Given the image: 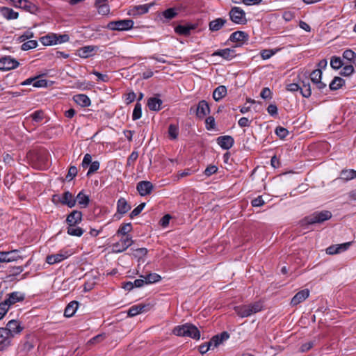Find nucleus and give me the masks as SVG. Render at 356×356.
Wrapping results in <instances>:
<instances>
[{
	"label": "nucleus",
	"mask_w": 356,
	"mask_h": 356,
	"mask_svg": "<svg viewBox=\"0 0 356 356\" xmlns=\"http://www.w3.org/2000/svg\"><path fill=\"white\" fill-rule=\"evenodd\" d=\"M209 113L210 107L209 103L206 100L200 101L195 109V115L197 118L202 120Z\"/></svg>",
	"instance_id": "9d476101"
},
{
	"label": "nucleus",
	"mask_w": 356,
	"mask_h": 356,
	"mask_svg": "<svg viewBox=\"0 0 356 356\" xmlns=\"http://www.w3.org/2000/svg\"><path fill=\"white\" fill-rule=\"evenodd\" d=\"M343 58L348 60L351 63L354 64V61L356 60V53L351 49H346L343 52Z\"/></svg>",
	"instance_id": "79ce46f5"
},
{
	"label": "nucleus",
	"mask_w": 356,
	"mask_h": 356,
	"mask_svg": "<svg viewBox=\"0 0 356 356\" xmlns=\"http://www.w3.org/2000/svg\"><path fill=\"white\" fill-rule=\"evenodd\" d=\"M131 209V206L128 204L127 201L120 197L117 202V211L120 214H125Z\"/></svg>",
	"instance_id": "a878e982"
},
{
	"label": "nucleus",
	"mask_w": 356,
	"mask_h": 356,
	"mask_svg": "<svg viewBox=\"0 0 356 356\" xmlns=\"http://www.w3.org/2000/svg\"><path fill=\"white\" fill-rule=\"evenodd\" d=\"M206 129L209 131L216 128L215 118L213 116H209L205 120Z\"/></svg>",
	"instance_id": "603ef678"
},
{
	"label": "nucleus",
	"mask_w": 356,
	"mask_h": 356,
	"mask_svg": "<svg viewBox=\"0 0 356 356\" xmlns=\"http://www.w3.org/2000/svg\"><path fill=\"white\" fill-rule=\"evenodd\" d=\"M172 334L178 337H187L194 339L200 338V332L197 327L191 323L177 325L172 330Z\"/></svg>",
	"instance_id": "f03ea898"
},
{
	"label": "nucleus",
	"mask_w": 356,
	"mask_h": 356,
	"mask_svg": "<svg viewBox=\"0 0 356 356\" xmlns=\"http://www.w3.org/2000/svg\"><path fill=\"white\" fill-rule=\"evenodd\" d=\"M265 204V202L264 200H263V197L261 195H259L258 197H257L256 198H254L252 201H251V204L252 207H261L263 206L264 204Z\"/></svg>",
	"instance_id": "69168bd1"
},
{
	"label": "nucleus",
	"mask_w": 356,
	"mask_h": 356,
	"mask_svg": "<svg viewBox=\"0 0 356 356\" xmlns=\"http://www.w3.org/2000/svg\"><path fill=\"white\" fill-rule=\"evenodd\" d=\"M52 202L58 206L67 205V191H64L62 195L55 194L52 196Z\"/></svg>",
	"instance_id": "7c9ffc66"
},
{
	"label": "nucleus",
	"mask_w": 356,
	"mask_h": 356,
	"mask_svg": "<svg viewBox=\"0 0 356 356\" xmlns=\"http://www.w3.org/2000/svg\"><path fill=\"white\" fill-rule=\"evenodd\" d=\"M85 230L76 225H68V234L74 236H81L84 233Z\"/></svg>",
	"instance_id": "72a5a7b5"
},
{
	"label": "nucleus",
	"mask_w": 356,
	"mask_h": 356,
	"mask_svg": "<svg viewBox=\"0 0 356 356\" xmlns=\"http://www.w3.org/2000/svg\"><path fill=\"white\" fill-rule=\"evenodd\" d=\"M82 220V213L80 211L74 210L68 214V225H76Z\"/></svg>",
	"instance_id": "c85d7f7f"
},
{
	"label": "nucleus",
	"mask_w": 356,
	"mask_h": 356,
	"mask_svg": "<svg viewBox=\"0 0 356 356\" xmlns=\"http://www.w3.org/2000/svg\"><path fill=\"white\" fill-rule=\"evenodd\" d=\"M65 258H67L65 253H58L47 256L46 261L49 264L52 265L63 261Z\"/></svg>",
	"instance_id": "2f4dec72"
},
{
	"label": "nucleus",
	"mask_w": 356,
	"mask_h": 356,
	"mask_svg": "<svg viewBox=\"0 0 356 356\" xmlns=\"http://www.w3.org/2000/svg\"><path fill=\"white\" fill-rule=\"evenodd\" d=\"M9 306L7 305L6 302H2L0 303V320H1L7 312L8 311Z\"/></svg>",
	"instance_id": "774afa93"
},
{
	"label": "nucleus",
	"mask_w": 356,
	"mask_h": 356,
	"mask_svg": "<svg viewBox=\"0 0 356 356\" xmlns=\"http://www.w3.org/2000/svg\"><path fill=\"white\" fill-rule=\"evenodd\" d=\"M24 298V294L19 291H15L8 294V298L4 300V302H6L7 305L10 307L16 302L23 301Z\"/></svg>",
	"instance_id": "dca6fc26"
},
{
	"label": "nucleus",
	"mask_w": 356,
	"mask_h": 356,
	"mask_svg": "<svg viewBox=\"0 0 356 356\" xmlns=\"http://www.w3.org/2000/svg\"><path fill=\"white\" fill-rule=\"evenodd\" d=\"M40 41L45 46L60 44L67 41V35H47L42 36Z\"/></svg>",
	"instance_id": "0eeeda50"
},
{
	"label": "nucleus",
	"mask_w": 356,
	"mask_h": 356,
	"mask_svg": "<svg viewBox=\"0 0 356 356\" xmlns=\"http://www.w3.org/2000/svg\"><path fill=\"white\" fill-rule=\"evenodd\" d=\"M163 101L158 97H151L148 98L147 106L150 111H159L161 109Z\"/></svg>",
	"instance_id": "f3484780"
},
{
	"label": "nucleus",
	"mask_w": 356,
	"mask_h": 356,
	"mask_svg": "<svg viewBox=\"0 0 356 356\" xmlns=\"http://www.w3.org/2000/svg\"><path fill=\"white\" fill-rule=\"evenodd\" d=\"M120 243L122 244V250H126L134 243V241L132 240L131 236L127 235L124 238H122L120 239Z\"/></svg>",
	"instance_id": "c03bdc74"
},
{
	"label": "nucleus",
	"mask_w": 356,
	"mask_h": 356,
	"mask_svg": "<svg viewBox=\"0 0 356 356\" xmlns=\"http://www.w3.org/2000/svg\"><path fill=\"white\" fill-rule=\"evenodd\" d=\"M13 337L10 332L7 330V327H0V338L11 339Z\"/></svg>",
	"instance_id": "338daca9"
},
{
	"label": "nucleus",
	"mask_w": 356,
	"mask_h": 356,
	"mask_svg": "<svg viewBox=\"0 0 356 356\" xmlns=\"http://www.w3.org/2000/svg\"><path fill=\"white\" fill-rule=\"evenodd\" d=\"M142 116V106L141 104L139 102H137L135 104L133 113H132V120H137L140 119Z\"/></svg>",
	"instance_id": "37998d69"
},
{
	"label": "nucleus",
	"mask_w": 356,
	"mask_h": 356,
	"mask_svg": "<svg viewBox=\"0 0 356 356\" xmlns=\"http://www.w3.org/2000/svg\"><path fill=\"white\" fill-rule=\"evenodd\" d=\"M218 171V167L214 165H210L207 167V168L204 171V175L207 177H210L212 175L215 174Z\"/></svg>",
	"instance_id": "680f3d73"
},
{
	"label": "nucleus",
	"mask_w": 356,
	"mask_h": 356,
	"mask_svg": "<svg viewBox=\"0 0 356 356\" xmlns=\"http://www.w3.org/2000/svg\"><path fill=\"white\" fill-rule=\"evenodd\" d=\"M262 309V303L260 302H256L250 305L236 306L234 307V311L238 316L245 318L261 311Z\"/></svg>",
	"instance_id": "20e7f679"
},
{
	"label": "nucleus",
	"mask_w": 356,
	"mask_h": 356,
	"mask_svg": "<svg viewBox=\"0 0 356 356\" xmlns=\"http://www.w3.org/2000/svg\"><path fill=\"white\" fill-rule=\"evenodd\" d=\"M150 4H143L134 6L129 11V14L133 15H140L145 14L150 8Z\"/></svg>",
	"instance_id": "393cba45"
},
{
	"label": "nucleus",
	"mask_w": 356,
	"mask_h": 356,
	"mask_svg": "<svg viewBox=\"0 0 356 356\" xmlns=\"http://www.w3.org/2000/svg\"><path fill=\"white\" fill-rule=\"evenodd\" d=\"M275 133L280 139H284L288 136L289 131L286 128L279 126L276 127Z\"/></svg>",
	"instance_id": "8fccbe9b"
},
{
	"label": "nucleus",
	"mask_w": 356,
	"mask_h": 356,
	"mask_svg": "<svg viewBox=\"0 0 356 356\" xmlns=\"http://www.w3.org/2000/svg\"><path fill=\"white\" fill-rule=\"evenodd\" d=\"M145 203L143 202V203H141L138 206H137L130 213V218H134V217L138 216L141 211H143V209L145 208Z\"/></svg>",
	"instance_id": "4d7b16f0"
},
{
	"label": "nucleus",
	"mask_w": 356,
	"mask_h": 356,
	"mask_svg": "<svg viewBox=\"0 0 356 356\" xmlns=\"http://www.w3.org/2000/svg\"><path fill=\"white\" fill-rule=\"evenodd\" d=\"M193 28L189 26L178 25L175 27V32L179 35H188Z\"/></svg>",
	"instance_id": "ea45409f"
},
{
	"label": "nucleus",
	"mask_w": 356,
	"mask_h": 356,
	"mask_svg": "<svg viewBox=\"0 0 356 356\" xmlns=\"http://www.w3.org/2000/svg\"><path fill=\"white\" fill-rule=\"evenodd\" d=\"M332 218V213L329 211H316L310 216L305 217L300 221L302 226L321 223Z\"/></svg>",
	"instance_id": "7ed1b4c3"
},
{
	"label": "nucleus",
	"mask_w": 356,
	"mask_h": 356,
	"mask_svg": "<svg viewBox=\"0 0 356 356\" xmlns=\"http://www.w3.org/2000/svg\"><path fill=\"white\" fill-rule=\"evenodd\" d=\"M124 102L126 104H129L134 102L136 98V95L134 91H131L124 95Z\"/></svg>",
	"instance_id": "13d9d810"
},
{
	"label": "nucleus",
	"mask_w": 356,
	"mask_h": 356,
	"mask_svg": "<svg viewBox=\"0 0 356 356\" xmlns=\"http://www.w3.org/2000/svg\"><path fill=\"white\" fill-rule=\"evenodd\" d=\"M177 15V13L176 11V9L174 8H170L166 9L162 13V15L166 18L167 19H173L176 15Z\"/></svg>",
	"instance_id": "49530a36"
},
{
	"label": "nucleus",
	"mask_w": 356,
	"mask_h": 356,
	"mask_svg": "<svg viewBox=\"0 0 356 356\" xmlns=\"http://www.w3.org/2000/svg\"><path fill=\"white\" fill-rule=\"evenodd\" d=\"M299 85L300 86V92L301 95L305 98L310 97L312 95V88L309 79L301 81Z\"/></svg>",
	"instance_id": "412c9836"
},
{
	"label": "nucleus",
	"mask_w": 356,
	"mask_h": 356,
	"mask_svg": "<svg viewBox=\"0 0 356 356\" xmlns=\"http://www.w3.org/2000/svg\"><path fill=\"white\" fill-rule=\"evenodd\" d=\"M230 20L236 24H246L248 20L245 11L240 7H232L229 13Z\"/></svg>",
	"instance_id": "39448f33"
},
{
	"label": "nucleus",
	"mask_w": 356,
	"mask_h": 356,
	"mask_svg": "<svg viewBox=\"0 0 356 356\" xmlns=\"http://www.w3.org/2000/svg\"><path fill=\"white\" fill-rule=\"evenodd\" d=\"M211 56H220L226 60H231L236 57V54L234 48H226L214 51Z\"/></svg>",
	"instance_id": "f8f14e48"
},
{
	"label": "nucleus",
	"mask_w": 356,
	"mask_h": 356,
	"mask_svg": "<svg viewBox=\"0 0 356 356\" xmlns=\"http://www.w3.org/2000/svg\"><path fill=\"white\" fill-rule=\"evenodd\" d=\"M134 21L131 19H121L111 21L107 24V28L113 31H128L133 28Z\"/></svg>",
	"instance_id": "423d86ee"
},
{
	"label": "nucleus",
	"mask_w": 356,
	"mask_h": 356,
	"mask_svg": "<svg viewBox=\"0 0 356 356\" xmlns=\"http://www.w3.org/2000/svg\"><path fill=\"white\" fill-rule=\"evenodd\" d=\"M226 24L227 20L224 18H217L211 21L209 24V29L211 31H218L220 30Z\"/></svg>",
	"instance_id": "aec40b11"
},
{
	"label": "nucleus",
	"mask_w": 356,
	"mask_h": 356,
	"mask_svg": "<svg viewBox=\"0 0 356 356\" xmlns=\"http://www.w3.org/2000/svg\"><path fill=\"white\" fill-rule=\"evenodd\" d=\"M168 136L170 139L176 140L179 135V127L177 124H170L168 130Z\"/></svg>",
	"instance_id": "4c0bfd02"
},
{
	"label": "nucleus",
	"mask_w": 356,
	"mask_h": 356,
	"mask_svg": "<svg viewBox=\"0 0 356 356\" xmlns=\"http://www.w3.org/2000/svg\"><path fill=\"white\" fill-rule=\"evenodd\" d=\"M218 145L223 149H229L234 143V138L230 136H219L216 139Z\"/></svg>",
	"instance_id": "2eb2a0df"
},
{
	"label": "nucleus",
	"mask_w": 356,
	"mask_h": 356,
	"mask_svg": "<svg viewBox=\"0 0 356 356\" xmlns=\"http://www.w3.org/2000/svg\"><path fill=\"white\" fill-rule=\"evenodd\" d=\"M33 5L27 0H20L17 8H22L26 10H31Z\"/></svg>",
	"instance_id": "052dcab7"
},
{
	"label": "nucleus",
	"mask_w": 356,
	"mask_h": 356,
	"mask_svg": "<svg viewBox=\"0 0 356 356\" xmlns=\"http://www.w3.org/2000/svg\"><path fill=\"white\" fill-rule=\"evenodd\" d=\"M277 51H274L273 49H264L261 51V57L264 60H267L271 58Z\"/></svg>",
	"instance_id": "bf43d9fd"
},
{
	"label": "nucleus",
	"mask_w": 356,
	"mask_h": 356,
	"mask_svg": "<svg viewBox=\"0 0 356 356\" xmlns=\"http://www.w3.org/2000/svg\"><path fill=\"white\" fill-rule=\"evenodd\" d=\"M355 70L353 65H344L340 72V74L343 76H348L353 74Z\"/></svg>",
	"instance_id": "3c124183"
},
{
	"label": "nucleus",
	"mask_w": 356,
	"mask_h": 356,
	"mask_svg": "<svg viewBox=\"0 0 356 356\" xmlns=\"http://www.w3.org/2000/svg\"><path fill=\"white\" fill-rule=\"evenodd\" d=\"M1 15L8 20L16 19L19 17V13L8 7H1L0 8Z\"/></svg>",
	"instance_id": "4be33fe9"
},
{
	"label": "nucleus",
	"mask_w": 356,
	"mask_h": 356,
	"mask_svg": "<svg viewBox=\"0 0 356 356\" xmlns=\"http://www.w3.org/2000/svg\"><path fill=\"white\" fill-rule=\"evenodd\" d=\"M322 71L321 69H316L313 70L310 74L311 81L314 83L321 81L322 79Z\"/></svg>",
	"instance_id": "a19ab883"
},
{
	"label": "nucleus",
	"mask_w": 356,
	"mask_h": 356,
	"mask_svg": "<svg viewBox=\"0 0 356 356\" xmlns=\"http://www.w3.org/2000/svg\"><path fill=\"white\" fill-rule=\"evenodd\" d=\"M97 49V47L85 46L77 50L76 54L81 58H86L92 55V51Z\"/></svg>",
	"instance_id": "cd10ccee"
},
{
	"label": "nucleus",
	"mask_w": 356,
	"mask_h": 356,
	"mask_svg": "<svg viewBox=\"0 0 356 356\" xmlns=\"http://www.w3.org/2000/svg\"><path fill=\"white\" fill-rule=\"evenodd\" d=\"M138 157V153L137 152H132L131 154L129 156L127 161V166H132L134 162Z\"/></svg>",
	"instance_id": "0e129e2a"
},
{
	"label": "nucleus",
	"mask_w": 356,
	"mask_h": 356,
	"mask_svg": "<svg viewBox=\"0 0 356 356\" xmlns=\"http://www.w3.org/2000/svg\"><path fill=\"white\" fill-rule=\"evenodd\" d=\"M22 259L21 256L18 254L17 250H13L8 252H0V261L2 263L13 262Z\"/></svg>",
	"instance_id": "9b49d317"
},
{
	"label": "nucleus",
	"mask_w": 356,
	"mask_h": 356,
	"mask_svg": "<svg viewBox=\"0 0 356 356\" xmlns=\"http://www.w3.org/2000/svg\"><path fill=\"white\" fill-rule=\"evenodd\" d=\"M6 327L13 337L15 335L19 334L23 330L20 323L16 320H10L8 321Z\"/></svg>",
	"instance_id": "6ab92c4d"
},
{
	"label": "nucleus",
	"mask_w": 356,
	"mask_h": 356,
	"mask_svg": "<svg viewBox=\"0 0 356 356\" xmlns=\"http://www.w3.org/2000/svg\"><path fill=\"white\" fill-rule=\"evenodd\" d=\"M19 62L11 56H5L0 59V70H10L18 67Z\"/></svg>",
	"instance_id": "6e6552de"
},
{
	"label": "nucleus",
	"mask_w": 356,
	"mask_h": 356,
	"mask_svg": "<svg viewBox=\"0 0 356 356\" xmlns=\"http://www.w3.org/2000/svg\"><path fill=\"white\" fill-rule=\"evenodd\" d=\"M145 281V284H154L159 282L161 280V277L157 273H149L146 276H140Z\"/></svg>",
	"instance_id": "f704fd0d"
},
{
	"label": "nucleus",
	"mask_w": 356,
	"mask_h": 356,
	"mask_svg": "<svg viewBox=\"0 0 356 356\" xmlns=\"http://www.w3.org/2000/svg\"><path fill=\"white\" fill-rule=\"evenodd\" d=\"M131 230H132V225L130 222L124 223L120 226V227L117 232V234L127 236V235H128V233H129Z\"/></svg>",
	"instance_id": "58836bf2"
},
{
	"label": "nucleus",
	"mask_w": 356,
	"mask_h": 356,
	"mask_svg": "<svg viewBox=\"0 0 356 356\" xmlns=\"http://www.w3.org/2000/svg\"><path fill=\"white\" fill-rule=\"evenodd\" d=\"M345 85V80L339 76H335L329 84L330 90H337Z\"/></svg>",
	"instance_id": "473e14b6"
},
{
	"label": "nucleus",
	"mask_w": 356,
	"mask_h": 356,
	"mask_svg": "<svg viewBox=\"0 0 356 356\" xmlns=\"http://www.w3.org/2000/svg\"><path fill=\"white\" fill-rule=\"evenodd\" d=\"M154 186L149 181H141L137 184L136 189L141 196L149 195L153 191Z\"/></svg>",
	"instance_id": "ddd939ff"
},
{
	"label": "nucleus",
	"mask_w": 356,
	"mask_h": 356,
	"mask_svg": "<svg viewBox=\"0 0 356 356\" xmlns=\"http://www.w3.org/2000/svg\"><path fill=\"white\" fill-rule=\"evenodd\" d=\"M343 65V62L341 58L333 56L330 59V66L334 70H339Z\"/></svg>",
	"instance_id": "e433bc0d"
},
{
	"label": "nucleus",
	"mask_w": 356,
	"mask_h": 356,
	"mask_svg": "<svg viewBox=\"0 0 356 356\" xmlns=\"http://www.w3.org/2000/svg\"><path fill=\"white\" fill-rule=\"evenodd\" d=\"M32 120L35 122L39 123L42 121L44 118V113L41 110H38L30 115Z\"/></svg>",
	"instance_id": "a18cd8bd"
},
{
	"label": "nucleus",
	"mask_w": 356,
	"mask_h": 356,
	"mask_svg": "<svg viewBox=\"0 0 356 356\" xmlns=\"http://www.w3.org/2000/svg\"><path fill=\"white\" fill-rule=\"evenodd\" d=\"M341 178L346 181L356 178V170L352 169L343 170L341 172Z\"/></svg>",
	"instance_id": "c9c22d12"
},
{
	"label": "nucleus",
	"mask_w": 356,
	"mask_h": 356,
	"mask_svg": "<svg viewBox=\"0 0 356 356\" xmlns=\"http://www.w3.org/2000/svg\"><path fill=\"white\" fill-rule=\"evenodd\" d=\"M98 13L101 15H105L109 13L110 9L107 4L105 3L96 5Z\"/></svg>",
	"instance_id": "5fc2aeb1"
},
{
	"label": "nucleus",
	"mask_w": 356,
	"mask_h": 356,
	"mask_svg": "<svg viewBox=\"0 0 356 356\" xmlns=\"http://www.w3.org/2000/svg\"><path fill=\"white\" fill-rule=\"evenodd\" d=\"M47 86V81L43 79H38V77H34V81L33 86L35 88H42L46 87Z\"/></svg>",
	"instance_id": "e2e57ef3"
},
{
	"label": "nucleus",
	"mask_w": 356,
	"mask_h": 356,
	"mask_svg": "<svg viewBox=\"0 0 356 356\" xmlns=\"http://www.w3.org/2000/svg\"><path fill=\"white\" fill-rule=\"evenodd\" d=\"M310 294V291L308 289H302L300 291H298L291 299V305L294 307L300 303L304 302Z\"/></svg>",
	"instance_id": "4468645a"
},
{
	"label": "nucleus",
	"mask_w": 356,
	"mask_h": 356,
	"mask_svg": "<svg viewBox=\"0 0 356 356\" xmlns=\"http://www.w3.org/2000/svg\"><path fill=\"white\" fill-rule=\"evenodd\" d=\"M151 307L152 305L150 304L140 303L133 305L129 309L127 312L128 316L134 317L143 312H148L150 310Z\"/></svg>",
	"instance_id": "1a4fd4ad"
},
{
	"label": "nucleus",
	"mask_w": 356,
	"mask_h": 356,
	"mask_svg": "<svg viewBox=\"0 0 356 356\" xmlns=\"http://www.w3.org/2000/svg\"><path fill=\"white\" fill-rule=\"evenodd\" d=\"M76 202L81 208H86L90 202L89 196L80 191L76 197Z\"/></svg>",
	"instance_id": "c756f323"
},
{
	"label": "nucleus",
	"mask_w": 356,
	"mask_h": 356,
	"mask_svg": "<svg viewBox=\"0 0 356 356\" xmlns=\"http://www.w3.org/2000/svg\"><path fill=\"white\" fill-rule=\"evenodd\" d=\"M73 100L75 103L81 106V107H88L90 105V98L84 94L76 95L73 97Z\"/></svg>",
	"instance_id": "5701e85b"
},
{
	"label": "nucleus",
	"mask_w": 356,
	"mask_h": 356,
	"mask_svg": "<svg viewBox=\"0 0 356 356\" xmlns=\"http://www.w3.org/2000/svg\"><path fill=\"white\" fill-rule=\"evenodd\" d=\"M350 244H351V243L348 242V243H344L339 244V245H331L326 249V252L328 254H334L341 253V252L346 250L347 249H348Z\"/></svg>",
	"instance_id": "a211bd4d"
},
{
	"label": "nucleus",
	"mask_w": 356,
	"mask_h": 356,
	"mask_svg": "<svg viewBox=\"0 0 356 356\" xmlns=\"http://www.w3.org/2000/svg\"><path fill=\"white\" fill-rule=\"evenodd\" d=\"M38 46V42L36 40H29L27 42H24L22 44L21 49L23 51H27L29 49H34L37 47Z\"/></svg>",
	"instance_id": "de8ad7c7"
},
{
	"label": "nucleus",
	"mask_w": 356,
	"mask_h": 356,
	"mask_svg": "<svg viewBox=\"0 0 356 356\" xmlns=\"http://www.w3.org/2000/svg\"><path fill=\"white\" fill-rule=\"evenodd\" d=\"M227 92V90L225 86H219L213 90V98L216 102H218L226 96Z\"/></svg>",
	"instance_id": "bb28decb"
},
{
	"label": "nucleus",
	"mask_w": 356,
	"mask_h": 356,
	"mask_svg": "<svg viewBox=\"0 0 356 356\" xmlns=\"http://www.w3.org/2000/svg\"><path fill=\"white\" fill-rule=\"evenodd\" d=\"M248 35L242 31H237L234 33H232L229 40L232 42H244L248 40Z\"/></svg>",
	"instance_id": "b1692460"
},
{
	"label": "nucleus",
	"mask_w": 356,
	"mask_h": 356,
	"mask_svg": "<svg viewBox=\"0 0 356 356\" xmlns=\"http://www.w3.org/2000/svg\"><path fill=\"white\" fill-rule=\"evenodd\" d=\"M27 159L30 165L35 169L46 170L50 165L49 153L46 149L29 152L27 154Z\"/></svg>",
	"instance_id": "f257e3e1"
},
{
	"label": "nucleus",
	"mask_w": 356,
	"mask_h": 356,
	"mask_svg": "<svg viewBox=\"0 0 356 356\" xmlns=\"http://www.w3.org/2000/svg\"><path fill=\"white\" fill-rule=\"evenodd\" d=\"M99 166H100V163L99 161H92L90 164V168L87 172V176H90V175H92L94 172H95L96 171H97L99 168Z\"/></svg>",
	"instance_id": "6e6d98bb"
},
{
	"label": "nucleus",
	"mask_w": 356,
	"mask_h": 356,
	"mask_svg": "<svg viewBox=\"0 0 356 356\" xmlns=\"http://www.w3.org/2000/svg\"><path fill=\"white\" fill-rule=\"evenodd\" d=\"M79 302L76 300L71 301L70 302L68 303V313L71 312L70 314H68V318L74 315L76 311L79 307Z\"/></svg>",
	"instance_id": "09e8293b"
},
{
	"label": "nucleus",
	"mask_w": 356,
	"mask_h": 356,
	"mask_svg": "<svg viewBox=\"0 0 356 356\" xmlns=\"http://www.w3.org/2000/svg\"><path fill=\"white\" fill-rule=\"evenodd\" d=\"M105 338H106L105 334H97V336L90 339L88 342V344L94 345V344L99 343L102 342V341H104L105 339Z\"/></svg>",
	"instance_id": "864d4df0"
}]
</instances>
